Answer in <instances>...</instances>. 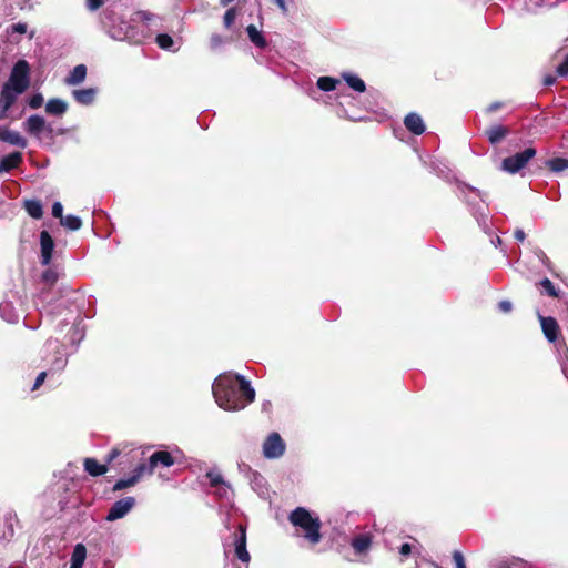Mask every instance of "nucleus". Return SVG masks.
<instances>
[{"mask_svg": "<svg viewBox=\"0 0 568 568\" xmlns=\"http://www.w3.org/2000/svg\"><path fill=\"white\" fill-rule=\"evenodd\" d=\"M212 393L219 407L230 412L245 408L255 398L251 383L233 373L219 375L212 385Z\"/></svg>", "mask_w": 568, "mask_h": 568, "instance_id": "obj_1", "label": "nucleus"}, {"mask_svg": "<svg viewBox=\"0 0 568 568\" xmlns=\"http://www.w3.org/2000/svg\"><path fill=\"white\" fill-rule=\"evenodd\" d=\"M288 519L293 526L300 527L304 531V538L312 545L321 541V520L318 517H313L307 509L297 507L290 514Z\"/></svg>", "mask_w": 568, "mask_h": 568, "instance_id": "obj_2", "label": "nucleus"}, {"mask_svg": "<svg viewBox=\"0 0 568 568\" xmlns=\"http://www.w3.org/2000/svg\"><path fill=\"white\" fill-rule=\"evenodd\" d=\"M30 84V67L26 60H19L13 65L8 81L3 84L14 89L18 93H23Z\"/></svg>", "mask_w": 568, "mask_h": 568, "instance_id": "obj_3", "label": "nucleus"}, {"mask_svg": "<svg viewBox=\"0 0 568 568\" xmlns=\"http://www.w3.org/2000/svg\"><path fill=\"white\" fill-rule=\"evenodd\" d=\"M536 155L534 148H527L511 156L505 158L500 169L507 173L515 174L519 172Z\"/></svg>", "mask_w": 568, "mask_h": 568, "instance_id": "obj_4", "label": "nucleus"}, {"mask_svg": "<svg viewBox=\"0 0 568 568\" xmlns=\"http://www.w3.org/2000/svg\"><path fill=\"white\" fill-rule=\"evenodd\" d=\"M23 129L28 134L37 139H41L44 134L50 135L53 131L51 124L47 123L44 118L38 114L30 115L23 122Z\"/></svg>", "mask_w": 568, "mask_h": 568, "instance_id": "obj_5", "label": "nucleus"}, {"mask_svg": "<svg viewBox=\"0 0 568 568\" xmlns=\"http://www.w3.org/2000/svg\"><path fill=\"white\" fill-rule=\"evenodd\" d=\"M45 351L53 352L54 357L50 361L49 373L61 372L68 364V358L64 353L63 346L57 339H48L45 343Z\"/></svg>", "mask_w": 568, "mask_h": 568, "instance_id": "obj_6", "label": "nucleus"}, {"mask_svg": "<svg viewBox=\"0 0 568 568\" xmlns=\"http://www.w3.org/2000/svg\"><path fill=\"white\" fill-rule=\"evenodd\" d=\"M285 443L278 433H271L263 443V455L267 459H276L284 455Z\"/></svg>", "mask_w": 568, "mask_h": 568, "instance_id": "obj_7", "label": "nucleus"}, {"mask_svg": "<svg viewBox=\"0 0 568 568\" xmlns=\"http://www.w3.org/2000/svg\"><path fill=\"white\" fill-rule=\"evenodd\" d=\"M134 505H135L134 497H131V496L124 497V498L115 501L111 506L105 519L108 521H115L118 519H121V518L125 517L133 509Z\"/></svg>", "mask_w": 568, "mask_h": 568, "instance_id": "obj_8", "label": "nucleus"}, {"mask_svg": "<svg viewBox=\"0 0 568 568\" xmlns=\"http://www.w3.org/2000/svg\"><path fill=\"white\" fill-rule=\"evenodd\" d=\"M206 477L210 480L211 487L214 488V494L225 500H230L233 496V490L231 486L224 481L222 475L219 471L211 470L207 471Z\"/></svg>", "mask_w": 568, "mask_h": 568, "instance_id": "obj_9", "label": "nucleus"}, {"mask_svg": "<svg viewBox=\"0 0 568 568\" xmlns=\"http://www.w3.org/2000/svg\"><path fill=\"white\" fill-rule=\"evenodd\" d=\"M234 552L239 560L248 562L251 557L246 549V527L240 525L237 531L234 534Z\"/></svg>", "mask_w": 568, "mask_h": 568, "instance_id": "obj_10", "label": "nucleus"}, {"mask_svg": "<svg viewBox=\"0 0 568 568\" xmlns=\"http://www.w3.org/2000/svg\"><path fill=\"white\" fill-rule=\"evenodd\" d=\"M174 464V458L169 452L158 450L153 453L149 458V464L146 465L145 474H153L154 469L161 465L163 467H170Z\"/></svg>", "mask_w": 568, "mask_h": 568, "instance_id": "obj_11", "label": "nucleus"}, {"mask_svg": "<svg viewBox=\"0 0 568 568\" xmlns=\"http://www.w3.org/2000/svg\"><path fill=\"white\" fill-rule=\"evenodd\" d=\"M20 94L14 89L6 85L2 87L0 93V120L7 118L9 109L14 104Z\"/></svg>", "mask_w": 568, "mask_h": 568, "instance_id": "obj_12", "label": "nucleus"}, {"mask_svg": "<svg viewBox=\"0 0 568 568\" xmlns=\"http://www.w3.org/2000/svg\"><path fill=\"white\" fill-rule=\"evenodd\" d=\"M109 34L115 40L140 41L134 28L126 22H122L120 27L112 26L109 29Z\"/></svg>", "mask_w": 568, "mask_h": 568, "instance_id": "obj_13", "label": "nucleus"}, {"mask_svg": "<svg viewBox=\"0 0 568 568\" xmlns=\"http://www.w3.org/2000/svg\"><path fill=\"white\" fill-rule=\"evenodd\" d=\"M40 246H41V263L48 265L52 258V252L54 248V242L48 231L40 233Z\"/></svg>", "mask_w": 568, "mask_h": 568, "instance_id": "obj_14", "label": "nucleus"}, {"mask_svg": "<svg viewBox=\"0 0 568 568\" xmlns=\"http://www.w3.org/2000/svg\"><path fill=\"white\" fill-rule=\"evenodd\" d=\"M145 470L146 465L140 464L139 466H136V468L134 469V474L131 477L126 479H120L114 484L113 491H119L134 486L138 483V480L145 474Z\"/></svg>", "mask_w": 568, "mask_h": 568, "instance_id": "obj_15", "label": "nucleus"}, {"mask_svg": "<svg viewBox=\"0 0 568 568\" xmlns=\"http://www.w3.org/2000/svg\"><path fill=\"white\" fill-rule=\"evenodd\" d=\"M0 140L22 149L27 146V140L19 132L6 126H0Z\"/></svg>", "mask_w": 568, "mask_h": 568, "instance_id": "obj_16", "label": "nucleus"}, {"mask_svg": "<svg viewBox=\"0 0 568 568\" xmlns=\"http://www.w3.org/2000/svg\"><path fill=\"white\" fill-rule=\"evenodd\" d=\"M405 126L414 134H422L425 132V124L423 119L417 113H409L404 120Z\"/></svg>", "mask_w": 568, "mask_h": 568, "instance_id": "obj_17", "label": "nucleus"}, {"mask_svg": "<svg viewBox=\"0 0 568 568\" xmlns=\"http://www.w3.org/2000/svg\"><path fill=\"white\" fill-rule=\"evenodd\" d=\"M542 332L549 342H554L557 338L558 324L552 317H544L539 315Z\"/></svg>", "mask_w": 568, "mask_h": 568, "instance_id": "obj_18", "label": "nucleus"}, {"mask_svg": "<svg viewBox=\"0 0 568 568\" xmlns=\"http://www.w3.org/2000/svg\"><path fill=\"white\" fill-rule=\"evenodd\" d=\"M74 100L82 105H90L93 103L97 90L94 88L78 89L72 91Z\"/></svg>", "mask_w": 568, "mask_h": 568, "instance_id": "obj_19", "label": "nucleus"}, {"mask_svg": "<svg viewBox=\"0 0 568 568\" xmlns=\"http://www.w3.org/2000/svg\"><path fill=\"white\" fill-rule=\"evenodd\" d=\"M372 542L373 538L371 534H359L352 539L351 545L355 552L363 554L371 548Z\"/></svg>", "mask_w": 568, "mask_h": 568, "instance_id": "obj_20", "label": "nucleus"}, {"mask_svg": "<svg viewBox=\"0 0 568 568\" xmlns=\"http://www.w3.org/2000/svg\"><path fill=\"white\" fill-rule=\"evenodd\" d=\"M85 77H87V67L84 64H78L65 77L64 83L68 85H78L85 80Z\"/></svg>", "mask_w": 568, "mask_h": 568, "instance_id": "obj_21", "label": "nucleus"}, {"mask_svg": "<svg viewBox=\"0 0 568 568\" xmlns=\"http://www.w3.org/2000/svg\"><path fill=\"white\" fill-rule=\"evenodd\" d=\"M21 161L22 154L20 152H13L7 156H3L0 161V174L17 168Z\"/></svg>", "mask_w": 568, "mask_h": 568, "instance_id": "obj_22", "label": "nucleus"}, {"mask_svg": "<svg viewBox=\"0 0 568 568\" xmlns=\"http://www.w3.org/2000/svg\"><path fill=\"white\" fill-rule=\"evenodd\" d=\"M508 134H509V129L507 126H504V125H500V124L494 125V126L489 128L486 131V135L488 138V141L491 144L499 143Z\"/></svg>", "mask_w": 568, "mask_h": 568, "instance_id": "obj_23", "label": "nucleus"}, {"mask_svg": "<svg viewBox=\"0 0 568 568\" xmlns=\"http://www.w3.org/2000/svg\"><path fill=\"white\" fill-rule=\"evenodd\" d=\"M68 104L61 99H50L45 104V112L52 115H62L67 112Z\"/></svg>", "mask_w": 568, "mask_h": 568, "instance_id": "obj_24", "label": "nucleus"}, {"mask_svg": "<svg viewBox=\"0 0 568 568\" xmlns=\"http://www.w3.org/2000/svg\"><path fill=\"white\" fill-rule=\"evenodd\" d=\"M85 558H87V549H85L84 545L77 544L72 551V555H71L70 568H82L83 564L85 561Z\"/></svg>", "mask_w": 568, "mask_h": 568, "instance_id": "obj_25", "label": "nucleus"}, {"mask_svg": "<svg viewBox=\"0 0 568 568\" xmlns=\"http://www.w3.org/2000/svg\"><path fill=\"white\" fill-rule=\"evenodd\" d=\"M83 465L85 471L94 477L103 475L108 470L105 465L99 464L94 458H85Z\"/></svg>", "mask_w": 568, "mask_h": 568, "instance_id": "obj_26", "label": "nucleus"}, {"mask_svg": "<svg viewBox=\"0 0 568 568\" xmlns=\"http://www.w3.org/2000/svg\"><path fill=\"white\" fill-rule=\"evenodd\" d=\"M24 209L33 219H40L43 214L42 204L38 200H27L24 202Z\"/></svg>", "mask_w": 568, "mask_h": 568, "instance_id": "obj_27", "label": "nucleus"}, {"mask_svg": "<svg viewBox=\"0 0 568 568\" xmlns=\"http://www.w3.org/2000/svg\"><path fill=\"white\" fill-rule=\"evenodd\" d=\"M246 31L251 42H253L257 48H264L266 45V41L263 34L256 29L255 26L250 24L246 28Z\"/></svg>", "mask_w": 568, "mask_h": 568, "instance_id": "obj_28", "label": "nucleus"}, {"mask_svg": "<svg viewBox=\"0 0 568 568\" xmlns=\"http://www.w3.org/2000/svg\"><path fill=\"white\" fill-rule=\"evenodd\" d=\"M343 79L356 92H364L366 89L364 81L355 74L343 73Z\"/></svg>", "mask_w": 568, "mask_h": 568, "instance_id": "obj_29", "label": "nucleus"}, {"mask_svg": "<svg viewBox=\"0 0 568 568\" xmlns=\"http://www.w3.org/2000/svg\"><path fill=\"white\" fill-rule=\"evenodd\" d=\"M61 225L70 231H78L82 226V221L79 216L69 214L62 217Z\"/></svg>", "mask_w": 568, "mask_h": 568, "instance_id": "obj_30", "label": "nucleus"}, {"mask_svg": "<svg viewBox=\"0 0 568 568\" xmlns=\"http://www.w3.org/2000/svg\"><path fill=\"white\" fill-rule=\"evenodd\" d=\"M547 166L552 172H556V173L562 172L566 169H568V160L564 159V158H555V159L547 161Z\"/></svg>", "mask_w": 568, "mask_h": 568, "instance_id": "obj_31", "label": "nucleus"}, {"mask_svg": "<svg viewBox=\"0 0 568 568\" xmlns=\"http://www.w3.org/2000/svg\"><path fill=\"white\" fill-rule=\"evenodd\" d=\"M338 80L331 77H321L317 80V87L325 92L333 91L336 88Z\"/></svg>", "mask_w": 568, "mask_h": 568, "instance_id": "obj_32", "label": "nucleus"}, {"mask_svg": "<svg viewBox=\"0 0 568 568\" xmlns=\"http://www.w3.org/2000/svg\"><path fill=\"white\" fill-rule=\"evenodd\" d=\"M156 43L161 49L174 50V40L171 36L163 33L156 37Z\"/></svg>", "mask_w": 568, "mask_h": 568, "instance_id": "obj_33", "label": "nucleus"}, {"mask_svg": "<svg viewBox=\"0 0 568 568\" xmlns=\"http://www.w3.org/2000/svg\"><path fill=\"white\" fill-rule=\"evenodd\" d=\"M10 303L9 302H3L0 304V313H1V316L9 323H14L18 321V315L14 314V313H11L10 312Z\"/></svg>", "mask_w": 568, "mask_h": 568, "instance_id": "obj_34", "label": "nucleus"}, {"mask_svg": "<svg viewBox=\"0 0 568 568\" xmlns=\"http://www.w3.org/2000/svg\"><path fill=\"white\" fill-rule=\"evenodd\" d=\"M540 286L542 287L545 293L548 294L549 296H551V297L558 296V291L556 290L555 285L552 284V282L549 278H544L540 282Z\"/></svg>", "mask_w": 568, "mask_h": 568, "instance_id": "obj_35", "label": "nucleus"}, {"mask_svg": "<svg viewBox=\"0 0 568 568\" xmlns=\"http://www.w3.org/2000/svg\"><path fill=\"white\" fill-rule=\"evenodd\" d=\"M235 18H236V10H235V8H230L225 12L224 19H223L225 28H230L233 24V22L235 21Z\"/></svg>", "mask_w": 568, "mask_h": 568, "instance_id": "obj_36", "label": "nucleus"}, {"mask_svg": "<svg viewBox=\"0 0 568 568\" xmlns=\"http://www.w3.org/2000/svg\"><path fill=\"white\" fill-rule=\"evenodd\" d=\"M42 278L45 283L52 285L57 282L58 274L53 270H47L45 272H43Z\"/></svg>", "mask_w": 568, "mask_h": 568, "instance_id": "obj_37", "label": "nucleus"}, {"mask_svg": "<svg viewBox=\"0 0 568 568\" xmlns=\"http://www.w3.org/2000/svg\"><path fill=\"white\" fill-rule=\"evenodd\" d=\"M43 103V97L40 93L32 95L29 100V106L31 109H39Z\"/></svg>", "mask_w": 568, "mask_h": 568, "instance_id": "obj_38", "label": "nucleus"}, {"mask_svg": "<svg viewBox=\"0 0 568 568\" xmlns=\"http://www.w3.org/2000/svg\"><path fill=\"white\" fill-rule=\"evenodd\" d=\"M556 72L559 77H566L568 74V54L565 60L557 67Z\"/></svg>", "mask_w": 568, "mask_h": 568, "instance_id": "obj_39", "label": "nucleus"}, {"mask_svg": "<svg viewBox=\"0 0 568 568\" xmlns=\"http://www.w3.org/2000/svg\"><path fill=\"white\" fill-rule=\"evenodd\" d=\"M453 560L455 562L456 568H466L465 559L462 552L454 551Z\"/></svg>", "mask_w": 568, "mask_h": 568, "instance_id": "obj_40", "label": "nucleus"}, {"mask_svg": "<svg viewBox=\"0 0 568 568\" xmlns=\"http://www.w3.org/2000/svg\"><path fill=\"white\" fill-rule=\"evenodd\" d=\"M63 206L60 202H54L53 205H52V215L54 217H58L60 219V221L62 220L63 217Z\"/></svg>", "mask_w": 568, "mask_h": 568, "instance_id": "obj_41", "label": "nucleus"}, {"mask_svg": "<svg viewBox=\"0 0 568 568\" xmlns=\"http://www.w3.org/2000/svg\"><path fill=\"white\" fill-rule=\"evenodd\" d=\"M85 4L90 11H95L103 4V0H85Z\"/></svg>", "mask_w": 568, "mask_h": 568, "instance_id": "obj_42", "label": "nucleus"}, {"mask_svg": "<svg viewBox=\"0 0 568 568\" xmlns=\"http://www.w3.org/2000/svg\"><path fill=\"white\" fill-rule=\"evenodd\" d=\"M498 308H499V311H500V312H503V313H508V312H510V311H511V308H513V304H511V302L506 301V300H505V301H500V302L498 303Z\"/></svg>", "mask_w": 568, "mask_h": 568, "instance_id": "obj_43", "label": "nucleus"}, {"mask_svg": "<svg viewBox=\"0 0 568 568\" xmlns=\"http://www.w3.org/2000/svg\"><path fill=\"white\" fill-rule=\"evenodd\" d=\"M48 373L47 372H41L37 378H36V382H34V385L32 387V389H38L44 382L45 377H47Z\"/></svg>", "mask_w": 568, "mask_h": 568, "instance_id": "obj_44", "label": "nucleus"}, {"mask_svg": "<svg viewBox=\"0 0 568 568\" xmlns=\"http://www.w3.org/2000/svg\"><path fill=\"white\" fill-rule=\"evenodd\" d=\"M412 552V546L409 544H403L399 548V554L403 556V557H407L408 555H410Z\"/></svg>", "mask_w": 568, "mask_h": 568, "instance_id": "obj_45", "label": "nucleus"}, {"mask_svg": "<svg viewBox=\"0 0 568 568\" xmlns=\"http://www.w3.org/2000/svg\"><path fill=\"white\" fill-rule=\"evenodd\" d=\"M222 42H223V40H222V37H221V36H219V34H213V36L211 37V45H212V48H217L219 45H221V44H222Z\"/></svg>", "mask_w": 568, "mask_h": 568, "instance_id": "obj_46", "label": "nucleus"}, {"mask_svg": "<svg viewBox=\"0 0 568 568\" xmlns=\"http://www.w3.org/2000/svg\"><path fill=\"white\" fill-rule=\"evenodd\" d=\"M13 31L18 33H26L27 32V24L26 23H16L13 24Z\"/></svg>", "mask_w": 568, "mask_h": 568, "instance_id": "obj_47", "label": "nucleus"}, {"mask_svg": "<svg viewBox=\"0 0 568 568\" xmlns=\"http://www.w3.org/2000/svg\"><path fill=\"white\" fill-rule=\"evenodd\" d=\"M514 236L517 241L523 242L526 237V234L521 229H517L514 233Z\"/></svg>", "mask_w": 568, "mask_h": 568, "instance_id": "obj_48", "label": "nucleus"}, {"mask_svg": "<svg viewBox=\"0 0 568 568\" xmlns=\"http://www.w3.org/2000/svg\"><path fill=\"white\" fill-rule=\"evenodd\" d=\"M274 2L277 4V7L281 9V11L286 14L288 9L286 7L285 0H274Z\"/></svg>", "mask_w": 568, "mask_h": 568, "instance_id": "obj_49", "label": "nucleus"}, {"mask_svg": "<svg viewBox=\"0 0 568 568\" xmlns=\"http://www.w3.org/2000/svg\"><path fill=\"white\" fill-rule=\"evenodd\" d=\"M119 455H120V450L118 448H113L108 456V463H111L112 460H114Z\"/></svg>", "mask_w": 568, "mask_h": 568, "instance_id": "obj_50", "label": "nucleus"}, {"mask_svg": "<svg viewBox=\"0 0 568 568\" xmlns=\"http://www.w3.org/2000/svg\"><path fill=\"white\" fill-rule=\"evenodd\" d=\"M556 82V78L551 74H548L544 78V84L549 87L552 85Z\"/></svg>", "mask_w": 568, "mask_h": 568, "instance_id": "obj_51", "label": "nucleus"}, {"mask_svg": "<svg viewBox=\"0 0 568 568\" xmlns=\"http://www.w3.org/2000/svg\"><path fill=\"white\" fill-rule=\"evenodd\" d=\"M536 255H537V257H538L542 263H546V261H548V258H547V256H546L545 252H544L542 250H540V248H537V250H536Z\"/></svg>", "mask_w": 568, "mask_h": 568, "instance_id": "obj_52", "label": "nucleus"}, {"mask_svg": "<svg viewBox=\"0 0 568 568\" xmlns=\"http://www.w3.org/2000/svg\"><path fill=\"white\" fill-rule=\"evenodd\" d=\"M500 108V103L498 102H495V103H491L489 106H488V111L489 112H493V111H496L497 109Z\"/></svg>", "mask_w": 568, "mask_h": 568, "instance_id": "obj_53", "label": "nucleus"}, {"mask_svg": "<svg viewBox=\"0 0 568 568\" xmlns=\"http://www.w3.org/2000/svg\"><path fill=\"white\" fill-rule=\"evenodd\" d=\"M253 478H254L255 484H258L260 481L263 480V477L257 473L253 474Z\"/></svg>", "mask_w": 568, "mask_h": 568, "instance_id": "obj_54", "label": "nucleus"}, {"mask_svg": "<svg viewBox=\"0 0 568 568\" xmlns=\"http://www.w3.org/2000/svg\"><path fill=\"white\" fill-rule=\"evenodd\" d=\"M232 1H233V0H221L220 2H221V4H222L223 7H226V6H227L229 3H231Z\"/></svg>", "mask_w": 568, "mask_h": 568, "instance_id": "obj_55", "label": "nucleus"}, {"mask_svg": "<svg viewBox=\"0 0 568 568\" xmlns=\"http://www.w3.org/2000/svg\"><path fill=\"white\" fill-rule=\"evenodd\" d=\"M467 189H468L470 192L476 193V195H477V196H480V195H479V192H478L477 190H475V189H470V187H467Z\"/></svg>", "mask_w": 568, "mask_h": 568, "instance_id": "obj_56", "label": "nucleus"}, {"mask_svg": "<svg viewBox=\"0 0 568 568\" xmlns=\"http://www.w3.org/2000/svg\"><path fill=\"white\" fill-rule=\"evenodd\" d=\"M500 243H501V240L499 237H497L496 241L494 242L495 245L500 244Z\"/></svg>", "mask_w": 568, "mask_h": 568, "instance_id": "obj_57", "label": "nucleus"}]
</instances>
